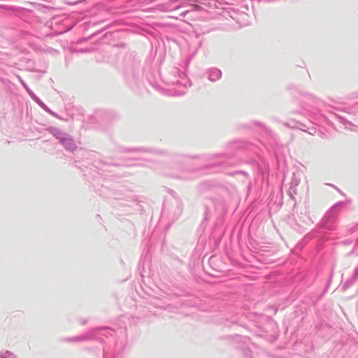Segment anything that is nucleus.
Wrapping results in <instances>:
<instances>
[{"mask_svg": "<svg viewBox=\"0 0 358 358\" xmlns=\"http://www.w3.org/2000/svg\"><path fill=\"white\" fill-rule=\"evenodd\" d=\"M192 8L194 10H198L201 8V7L198 5L194 4L192 5Z\"/></svg>", "mask_w": 358, "mask_h": 358, "instance_id": "f257e3e1", "label": "nucleus"}]
</instances>
